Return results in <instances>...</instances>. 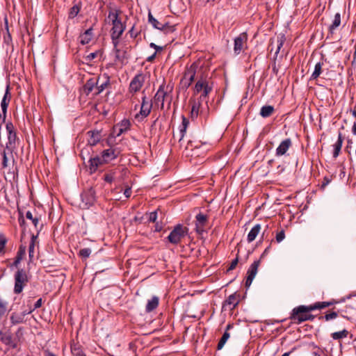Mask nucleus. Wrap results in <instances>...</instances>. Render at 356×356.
Masks as SVG:
<instances>
[{
	"label": "nucleus",
	"instance_id": "nucleus-54",
	"mask_svg": "<svg viewBox=\"0 0 356 356\" xmlns=\"http://www.w3.org/2000/svg\"><path fill=\"white\" fill-rule=\"evenodd\" d=\"M26 254V246L21 245L19 247L18 251L17 252L16 258H19L21 260L23 259L24 257Z\"/></svg>",
	"mask_w": 356,
	"mask_h": 356
},
{
	"label": "nucleus",
	"instance_id": "nucleus-17",
	"mask_svg": "<svg viewBox=\"0 0 356 356\" xmlns=\"http://www.w3.org/2000/svg\"><path fill=\"white\" fill-rule=\"evenodd\" d=\"M2 167L6 168L13 165L15 163V159L13 152L9 149H4L3 153Z\"/></svg>",
	"mask_w": 356,
	"mask_h": 356
},
{
	"label": "nucleus",
	"instance_id": "nucleus-42",
	"mask_svg": "<svg viewBox=\"0 0 356 356\" xmlns=\"http://www.w3.org/2000/svg\"><path fill=\"white\" fill-rule=\"evenodd\" d=\"M102 55V51L101 50H97L95 52L90 53L87 56L84 57V59L86 62H91L95 58L97 57H101Z\"/></svg>",
	"mask_w": 356,
	"mask_h": 356
},
{
	"label": "nucleus",
	"instance_id": "nucleus-6",
	"mask_svg": "<svg viewBox=\"0 0 356 356\" xmlns=\"http://www.w3.org/2000/svg\"><path fill=\"white\" fill-rule=\"evenodd\" d=\"M195 230L198 235H202L204 232H207L210 229L209 223V216L202 213H199L195 216Z\"/></svg>",
	"mask_w": 356,
	"mask_h": 356
},
{
	"label": "nucleus",
	"instance_id": "nucleus-16",
	"mask_svg": "<svg viewBox=\"0 0 356 356\" xmlns=\"http://www.w3.org/2000/svg\"><path fill=\"white\" fill-rule=\"evenodd\" d=\"M9 85L7 86L6 92L3 97V99L1 102V107L2 109V114L0 113V119L3 118L5 120L6 117L7 108L8 106V104L10 101V95L9 92Z\"/></svg>",
	"mask_w": 356,
	"mask_h": 356
},
{
	"label": "nucleus",
	"instance_id": "nucleus-27",
	"mask_svg": "<svg viewBox=\"0 0 356 356\" xmlns=\"http://www.w3.org/2000/svg\"><path fill=\"white\" fill-rule=\"evenodd\" d=\"M125 29H126L125 24H123L122 22H120V23H117V24L112 26V28L111 29V35L122 36Z\"/></svg>",
	"mask_w": 356,
	"mask_h": 356
},
{
	"label": "nucleus",
	"instance_id": "nucleus-20",
	"mask_svg": "<svg viewBox=\"0 0 356 356\" xmlns=\"http://www.w3.org/2000/svg\"><path fill=\"white\" fill-rule=\"evenodd\" d=\"M87 135L88 136V144L90 146L97 145L102 138L101 131L98 130L89 131Z\"/></svg>",
	"mask_w": 356,
	"mask_h": 356
},
{
	"label": "nucleus",
	"instance_id": "nucleus-32",
	"mask_svg": "<svg viewBox=\"0 0 356 356\" xmlns=\"http://www.w3.org/2000/svg\"><path fill=\"white\" fill-rule=\"evenodd\" d=\"M343 138L341 133H339L338 140L334 145L333 157L336 159L339 155L341 149Z\"/></svg>",
	"mask_w": 356,
	"mask_h": 356
},
{
	"label": "nucleus",
	"instance_id": "nucleus-47",
	"mask_svg": "<svg viewBox=\"0 0 356 356\" xmlns=\"http://www.w3.org/2000/svg\"><path fill=\"white\" fill-rule=\"evenodd\" d=\"M161 31H163L165 33H173L175 31V26L170 25L168 22L164 23L161 26Z\"/></svg>",
	"mask_w": 356,
	"mask_h": 356
},
{
	"label": "nucleus",
	"instance_id": "nucleus-19",
	"mask_svg": "<svg viewBox=\"0 0 356 356\" xmlns=\"http://www.w3.org/2000/svg\"><path fill=\"white\" fill-rule=\"evenodd\" d=\"M285 40H286V38H285L284 35H283L277 37V38L275 40V39L271 40L269 47H270V51H273V50L274 49V47H275V57L277 56L281 48L282 47V46L285 42Z\"/></svg>",
	"mask_w": 356,
	"mask_h": 356
},
{
	"label": "nucleus",
	"instance_id": "nucleus-37",
	"mask_svg": "<svg viewBox=\"0 0 356 356\" xmlns=\"http://www.w3.org/2000/svg\"><path fill=\"white\" fill-rule=\"evenodd\" d=\"M83 198L86 199L87 204H92L95 201V191L92 188L88 189L83 195Z\"/></svg>",
	"mask_w": 356,
	"mask_h": 356
},
{
	"label": "nucleus",
	"instance_id": "nucleus-10",
	"mask_svg": "<svg viewBox=\"0 0 356 356\" xmlns=\"http://www.w3.org/2000/svg\"><path fill=\"white\" fill-rule=\"evenodd\" d=\"M145 81V75L143 73L136 74L131 81L129 92L135 94L140 90Z\"/></svg>",
	"mask_w": 356,
	"mask_h": 356
},
{
	"label": "nucleus",
	"instance_id": "nucleus-60",
	"mask_svg": "<svg viewBox=\"0 0 356 356\" xmlns=\"http://www.w3.org/2000/svg\"><path fill=\"white\" fill-rule=\"evenodd\" d=\"M238 262V256H236V259H234L231 262V264H230L229 268H227V271L229 272L230 270H234L236 268V266H237Z\"/></svg>",
	"mask_w": 356,
	"mask_h": 356
},
{
	"label": "nucleus",
	"instance_id": "nucleus-63",
	"mask_svg": "<svg viewBox=\"0 0 356 356\" xmlns=\"http://www.w3.org/2000/svg\"><path fill=\"white\" fill-rule=\"evenodd\" d=\"M6 127V130H7L8 134L10 133V132L15 131V127H14L13 124L11 122L7 123Z\"/></svg>",
	"mask_w": 356,
	"mask_h": 356
},
{
	"label": "nucleus",
	"instance_id": "nucleus-36",
	"mask_svg": "<svg viewBox=\"0 0 356 356\" xmlns=\"http://www.w3.org/2000/svg\"><path fill=\"white\" fill-rule=\"evenodd\" d=\"M275 109L273 106L266 105L261 108L260 115L263 118H268L273 115Z\"/></svg>",
	"mask_w": 356,
	"mask_h": 356
},
{
	"label": "nucleus",
	"instance_id": "nucleus-56",
	"mask_svg": "<svg viewBox=\"0 0 356 356\" xmlns=\"http://www.w3.org/2000/svg\"><path fill=\"white\" fill-rule=\"evenodd\" d=\"M91 254V250L89 248H83L79 251V255L84 259H87Z\"/></svg>",
	"mask_w": 356,
	"mask_h": 356
},
{
	"label": "nucleus",
	"instance_id": "nucleus-2",
	"mask_svg": "<svg viewBox=\"0 0 356 356\" xmlns=\"http://www.w3.org/2000/svg\"><path fill=\"white\" fill-rule=\"evenodd\" d=\"M314 309L311 305L305 306L300 305L297 307H295L291 314L290 319L293 321V323L300 324L302 322L306 321L307 314L309 312L313 311Z\"/></svg>",
	"mask_w": 356,
	"mask_h": 356
},
{
	"label": "nucleus",
	"instance_id": "nucleus-23",
	"mask_svg": "<svg viewBox=\"0 0 356 356\" xmlns=\"http://www.w3.org/2000/svg\"><path fill=\"white\" fill-rule=\"evenodd\" d=\"M93 29L92 28H89L87 29L83 33L81 34L79 36L80 38V42L82 44H88L93 38Z\"/></svg>",
	"mask_w": 356,
	"mask_h": 356
},
{
	"label": "nucleus",
	"instance_id": "nucleus-24",
	"mask_svg": "<svg viewBox=\"0 0 356 356\" xmlns=\"http://www.w3.org/2000/svg\"><path fill=\"white\" fill-rule=\"evenodd\" d=\"M90 172L92 173L95 172L99 167V165L105 163V162L102 161V156H95L93 158H90Z\"/></svg>",
	"mask_w": 356,
	"mask_h": 356
},
{
	"label": "nucleus",
	"instance_id": "nucleus-59",
	"mask_svg": "<svg viewBox=\"0 0 356 356\" xmlns=\"http://www.w3.org/2000/svg\"><path fill=\"white\" fill-rule=\"evenodd\" d=\"M157 219V211H153L148 214V221L151 222H156Z\"/></svg>",
	"mask_w": 356,
	"mask_h": 356
},
{
	"label": "nucleus",
	"instance_id": "nucleus-52",
	"mask_svg": "<svg viewBox=\"0 0 356 356\" xmlns=\"http://www.w3.org/2000/svg\"><path fill=\"white\" fill-rule=\"evenodd\" d=\"M212 90L213 88H207L204 91H202L197 101H200L201 102L202 101L207 99Z\"/></svg>",
	"mask_w": 356,
	"mask_h": 356
},
{
	"label": "nucleus",
	"instance_id": "nucleus-62",
	"mask_svg": "<svg viewBox=\"0 0 356 356\" xmlns=\"http://www.w3.org/2000/svg\"><path fill=\"white\" fill-rule=\"evenodd\" d=\"M104 179L108 183H111L114 180V177L111 174H106Z\"/></svg>",
	"mask_w": 356,
	"mask_h": 356
},
{
	"label": "nucleus",
	"instance_id": "nucleus-5",
	"mask_svg": "<svg viewBox=\"0 0 356 356\" xmlns=\"http://www.w3.org/2000/svg\"><path fill=\"white\" fill-rule=\"evenodd\" d=\"M207 88H213V82L205 72L204 74H198V81H196L193 88V94L195 95L200 94Z\"/></svg>",
	"mask_w": 356,
	"mask_h": 356
},
{
	"label": "nucleus",
	"instance_id": "nucleus-43",
	"mask_svg": "<svg viewBox=\"0 0 356 356\" xmlns=\"http://www.w3.org/2000/svg\"><path fill=\"white\" fill-rule=\"evenodd\" d=\"M148 21L155 28L159 30H161V26L163 24L159 22L157 19H156L152 15L150 12H149L148 14Z\"/></svg>",
	"mask_w": 356,
	"mask_h": 356
},
{
	"label": "nucleus",
	"instance_id": "nucleus-38",
	"mask_svg": "<svg viewBox=\"0 0 356 356\" xmlns=\"http://www.w3.org/2000/svg\"><path fill=\"white\" fill-rule=\"evenodd\" d=\"M323 65V63L318 62L315 65L314 71L313 72L310 79L316 80L319 77L322 72V67Z\"/></svg>",
	"mask_w": 356,
	"mask_h": 356
},
{
	"label": "nucleus",
	"instance_id": "nucleus-15",
	"mask_svg": "<svg viewBox=\"0 0 356 356\" xmlns=\"http://www.w3.org/2000/svg\"><path fill=\"white\" fill-rule=\"evenodd\" d=\"M239 297L240 295L236 293L230 295L223 303L222 307L225 309L228 307L229 310H233L239 303Z\"/></svg>",
	"mask_w": 356,
	"mask_h": 356
},
{
	"label": "nucleus",
	"instance_id": "nucleus-55",
	"mask_svg": "<svg viewBox=\"0 0 356 356\" xmlns=\"http://www.w3.org/2000/svg\"><path fill=\"white\" fill-rule=\"evenodd\" d=\"M188 124H189L188 120L185 116H182V123H181L182 127L180 129L182 136H184V133L186 131Z\"/></svg>",
	"mask_w": 356,
	"mask_h": 356
},
{
	"label": "nucleus",
	"instance_id": "nucleus-45",
	"mask_svg": "<svg viewBox=\"0 0 356 356\" xmlns=\"http://www.w3.org/2000/svg\"><path fill=\"white\" fill-rule=\"evenodd\" d=\"M348 334V332L346 330H343L342 331L333 332L331 336L333 339L337 340L347 337Z\"/></svg>",
	"mask_w": 356,
	"mask_h": 356
},
{
	"label": "nucleus",
	"instance_id": "nucleus-21",
	"mask_svg": "<svg viewBox=\"0 0 356 356\" xmlns=\"http://www.w3.org/2000/svg\"><path fill=\"white\" fill-rule=\"evenodd\" d=\"M340 25H341V15H340V13H337L335 14L332 24L329 26V28H328L329 35L332 36L335 33L336 30L339 27Z\"/></svg>",
	"mask_w": 356,
	"mask_h": 356
},
{
	"label": "nucleus",
	"instance_id": "nucleus-30",
	"mask_svg": "<svg viewBox=\"0 0 356 356\" xmlns=\"http://www.w3.org/2000/svg\"><path fill=\"white\" fill-rule=\"evenodd\" d=\"M232 327H233V325H232V324H228L227 325L226 330L224 332V334H222L221 339H220V341L218 343L217 350H221L223 348L224 345L225 344V343L227 342V341L228 340V339L230 337L229 333L228 332V330Z\"/></svg>",
	"mask_w": 356,
	"mask_h": 356
},
{
	"label": "nucleus",
	"instance_id": "nucleus-4",
	"mask_svg": "<svg viewBox=\"0 0 356 356\" xmlns=\"http://www.w3.org/2000/svg\"><path fill=\"white\" fill-rule=\"evenodd\" d=\"M188 232V228L183 226L181 224L177 225L168 236L170 243L177 245L181 242V239L184 238Z\"/></svg>",
	"mask_w": 356,
	"mask_h": 356
},
{
	"label": "nucleus",
	"instance_id": "nucleus-51",
	"mask_svg": "<svg viewBox=\"0 0 356 356\" xmlns=\"http://www.w3.org/2000/svg\"><path fill=\"white\" fill-rule=\"evenodd\" d=\"M0 340L6 345H10L12 343V336L10 334L3 333L0 337Z\"/></svg>",
	"mask_w": 356,
	"mask_h": 356
},
{
	"label": "nucleus",
	"instance_id": "nucleus-22",
	"mask_svg": "<svg viewBox=\"0 0 356 356\" xmlns=\"http://www.w3.org/2000/svg\"><path fill=\"white\" fill-rule=\"evenodd\" d=\"M39 234V231L37 232V234H33L31 236V242L29 246V261L32 262L33 260V258L35 257V243L37 242L38 236Z\"/></svg>",
	"mask_w": 356,
	"mask_h": 356
},
{
	"label": "nucleus",
	"instance_id": "nucleus-11",
	"mask_svg": "<svg viewBox=\"0 0 356 356\" xmlns=\"http://www.w3.org/2000/svg\"><path fill=\"white\" fill-rule=\"evenodd\" d=\"M247 41L248 34L246 32L239 34V35L234 39V51L236 55H238L242 50L244 49L246 47Z\"/></svg>",
	"mask_w": 356,
	"mask_h": 356
},
{
	"label": "nucleus",
	"instance_id": "nucleus-50",
	"mask_svg": "<svg viewBox=\"0 0 356 356\" xmlns=\"http://www.w3.org/2000/svg\"><path fill=\"white\" fill-rule=\"evenodd\" d=\"M5 29L6 32V35H4V42L7 44H9L12 41L11 35L9 31L8 23L7 18H5Z\"/></svg>",
	"mask_w": 356,
	"mask_h": 356
},
{
	"label": "nucleus",
	"instance_id": "nucleus-53",
	"mask_svg": "<svg viewBox=\"0 0 356 356\" xmlns=\"http://www.w3.org/2000/svg\"><path fill=\"white\" fill-rule=\"evenodd\" d=\"M121 36L119 35H111L112 43L113 44V50L115 51L116 49L121 48L122 46L120 45V38Z\"/></svg>",
	"mask_w": 356,
	"mask_h": 356
},
{
	"label": "nucleus",
	"instance_id": "nucleus-46",
	"mask_svg": "<svg viewBox=\"0 0 356 356\" xmlns=\"http://www.w3.org/2000/svg\"><path fill=\"white\" fill-rule=\"evenodd\" d=\"M191 86V83L189 82L188 78L184 73L183 77L181 78L180 82H179V88L182 90H187Z\"/></svg>",
	"mask_w": 356,
	"mask_h": 356
},
{
	"label": "nucleus",
	"instance_id": "nucleus-18",
	"mask_svg": "<svg viewBox=\"0 0 356 356\" xmlns=\"http://www.w3.org/2000/svg\"><path fill=\"white\" fill-rule=\"evenodd\" d=\"M292 146V141L290 138H286L281 142L276 149V156H281L284 155L289 149Z\"/></svg>",
	"mask_w": 356,
	"mask_h": 356
},
{
	"label": "nucleus",
	"instance_id": "nucleus-58",
	"mask_svg": "<svg viewBox=\"0 0 356 356\" xmlns=\"http://www.w3.org/2000/svg\"><path fill=\"white\" fill-rule=\"evenodd\" d=\"M284 238L285 232L284 229H281L279 232L277 233L275 239L277 243H280L284 239Z\"/></svg>",
	"mask_w": 356,
	"mask_h": 356
},
{
	"label": "nucleus",
	"instance_id": "nucleus-49",
	"mask_svg": "<svg viewBox=\"0 0 356 356\" xmlns=\"http://www.w3.org/2000/svg\"><path fill=\"white\" fill-rule=\"evenodd\" d=\"M80 11V6L78 4L73 6L69 12V18H74Z\"/></svg>",
	"mask_w": 356,
	"mask_h": 356
},
{
	"label": "nucleus",
	"instance_id": "nucleus-44",
	"mask_svg": "<svg viewBox=\"0 0 356 356\" xmlns=\"http://www.w3.org/2000/svg\"><path fill=\"white\" fill-rule=\"evenodd\" d=\"M338 316V312L334 311L329 312L328 313L325 314V316H319V320H325L326 321L332 320L336 318Z\"/></svg>",
	"mask_w": 356,
	"mask_h": 356
},
{
	"label": "nucleus",
	"instance_id": "nucleus-61",
	"mask_svg": "<svg viewBox=\"0 0 356 356\" xmlns=\"http://www.w3.org/2000/svg\"><path fill=\"white\" fill-rule=\"evenodd\" d=\"M331 181V179L327 177H325L324 179H323V181L321 184V188L322 189H324L325 188V186Z\"/></svg>",
	"mask_w": 356,
	"mask_h": 356
},
{
	"label": "nucleus",
	"instance_id": "nucleus-26",
	"mask_svg": "<svg viewBox=\"0 0 356 356\" xmlns=\"http://www.w3.org/2000/svg\"><path fill=\"white\" fill-rule=\"evenodd\" d=\"M106 80L102 83H100V79L98 78V83L96 86V91L95 92V95H99L102 92H103L106 88H107L108 86H110V78L109 76L105 77Z\"/></svg>",
	"mask_w": 356,
	"mask_h": 356
},
{
	"label": "nucleus",
	"instance_id": "nucleus-48",
	"mask_svg": "<svg viewBox=\"0 0 356 356\" xmlns=\"http://www.w3.org/2000/svg\"><path fill=\"white\" fill-rule=\"evenodd\" d=\"M130 121L127 119H124L120 123L116 124V127H120L126 131L130 129Z\"/></svg>",
	"mask_w": 356,
	"mask_h": 356
},
{
	"label": "nucleus",
	"instance_id": "nucleus-29",
	"mask_svg": "<svg viewBox=\"0 0 356 356\" xmlns=\"http://www.w3.org/2000/svg\"><path fill=\"white\" fill-rule=\"evenodd\" d=\"M98 83L97 79L91 78L88 79L83 86L84 92L88 95L95 88L96 89V86Z\"/></svg>",
	"mask_w": 356,
	"mask_h": 356
},
{
	"label": "nucleus",
	"instance_id": "nucleus-1",
	"mask_svg": "<svg viewBox=\"0 0 356 356\" xmlns=\"http://www.w3.org/2000/svg\"><path fill=\"white\" fill-rule=\"evenodd\" d=\"M173 90V85L168 83L165 84V81L159 86V90L156 92L154 100V102H161V108L163 109L164 107V102L168 101V104H171L172 100V92Z\"/></svg>",
	"mask_w": 356,
	"mask_h": 356
},
{
	"label": "nucleus",
	"instance_id": "nucleus-3",
	"mask_svg": "<svg viewBox=\"0 0 356 356\" xmlns=\"http://www.w3.org/2000/svg\"><path fill=\"white\" fill-rule=\"evenodd\" d=\"M14 293L15 294H19L22 292L24 287L29 282L26 272L22 268L18 269L14 275Z\"/></svg>",
	"mask_w": 356,
	"mask_h": 356
},
{
	"label": "nucleus",
	"instance_id": "nucleus-9",
	"mask_svg": "<svg viewBox=\"0 0 356 356\" xmlns=\"http://www.w3.org/2000/svg\"><path fill=\"white\" fill-rule=\"evenodd\" d=\"M131 49V46L125 44L122 45L121 48L116 49L114 51L115 54V61L119 62L122 65H126L129 58Z\"/></svg>",
	"mask_w": 356,
	"mask_h": 356
},
{
	"label": "nucleus",
	"instance_id": "nucleus-13",
	"mask_svg": "<svg viewBox=\"0 0 356 356\" xmlns=\"http://www.w3.org/2000/svg\"><path fill=\"white\" fill-rule=\"evenodd\" d=\"M122 13L120 10L116 8H111L106 19H105L106 22L111 24L112 26L117 24V23H120L122 22L120 15Z\"/></svg>",
	"mask_w": 356,
	"mask_h": 356
},
{
	"label": "nucleus",
	"instance_id": "nucleus-7",
	"mask_svg": "<svg viewBox=\"0 0 356 356\" xmlns=\"http://www.w3.org/2000/svg\"><path fill=\"white\" fill-rule=\"evenodd\" d=\"M204 69L199 66V63L194 62L186 68L184 73L191 85L195 80L198 81V74H204Z\"/></svg>",
	"mask_w": 356,
	"mask_h": 356
},
{
	"label": "nucleus",
	"instance_id": "nucleus-57",
	"mask_svg": "<svg viewBox=\"0 0 356 356\" xmlns=\"http://www.w3.org/2000/svg\"><path fill=\"white\" fill-rule=\"evenodd\" d=\"M7 310V302L0 300V319L6 314Z\"/></svg>",
	"mask_w": 356,
	"mask_h": 356
},
{
	"label": "nucleus",
	"instance_id": "nucleus-64",
	"mask_svg": "<svg viewBox=\"0 0 356 356\" xmlns=\"http://www.w3.org/2000/svg\"><path fill=\"white\" fill-rule=\"evenodd\" d=\"M42 302H43L42 299L39 298L37 300V302L35 303L34 307L32 309H33V311H34L35 309L40 308L42 306Z\"/></svg>",
	"mask_w": 356,
	"mask_h": 356
},
{
	"label": "nucleus",
	"instance_id": "nucleus-8",
	"mask_svg": "<svg viewBox=\"0 0 356 356\" xmlns=\"http://www.w3.org/2000/svg\"><path fill=\"white\" fill-rule=\"evenodd\" d=\"M152 108V101H148L146 96L142 97V102L139 113L135 115V119L138 122H142L151 113Z\"/></svg>",
	"mask_w": 356,
	"mask_h": 356
},
{
	"label": "nucleus",
	"instance_id": "nucleus-25",
	"mask_svg": "<svg viewBox=\"0 0 356 356\" xmlns=\"http://www.w3.org/2000/svg\"><path fill=\"white\" fill-rule=\"evenodd\" d=\"M102 161L108 163L117 157L115 150L113 149H105L102 153Z\"/></svg>",
	"mask_w": 356,
	"mask_h": 356
},
{
	"label": "nucleus",
	"instance_id": "nucleus-31",
	"mask_svg": "<svg viewBox=\"0 0 356 356\" xmlns=\"http://www.w3.org/2000/svg\"><path fill=\"white\" fill-rule=\"evenodd\" d=\"M261 225L259 224H257L255 225L252 229L250 231V232L248 233V238H247V240H248V243H251L253 241H254V239L256 238V237L258 236V234H259L260 231H261Z\"/></svg>",
	"mask_w": 356,
	"mask_h": 356
},
{
	"label": "nucleus",
	"instance_id": "nucleus-14",
	"mask_svg": "<svg viewBox=\"0 0 356 356\" xmlns=\"http://www.w3.org/2000/svg\"><path fill=\"white\" fill-rule=\"evenodd\" d=\"M33 312V309H29V311H23L22 312H13L12 313L10 320L13 325H17L22 323L25 321L24 318L26 315Z\"/></svg>",
	"mask_w": 356,
	"mask_h": 356
},
{
	"label": "nucleus",
	"instance_id": "nucleus-28",
	"mask_svg": "<svg viewBox=\"0 0 356 356\" xmlns=\"http://www.w3.org/2000/svg\"><path fill=\"white\" fill-rule=\"evenodd\" d=\"M190 104H191V117L192 119H195L199 115L200 108L201 106V102L200 101L191 99Z\"/></svg>",
	"mask_w": 356,
	"mask_h": 356
},
{
	"label": "nucleus",
	"instance_id": "nucleus-35",
	"mask_svg": "<svg viewBox=\"0 0 356 356\" xmlns=\"http://www.w3.org/2000/svg\"><path fill=\"white\" fill-rule=\"evenodd\" d=\"M26 218L32 221L33 224L34 225L35 227L38 229V231L40 232L42 229L43 225H40V218L33 217L32 213L29 211L26 212Z\"/></svg>",
	"mask_w": 356,
	"mask_h": 356
},
{
	"label": "nucleus",
	"instance_id": "nucleus-39",
	"mask_svg": "<svg viewBox=\"0 0 356 356\" xmlns=\"http://www.w3.org/2000/svg\"><path fill=\"white\" fill-rule=\"evenodd\" d=\"M8 243V239L6 236L0 233V256H3L6 252V245Z\"/></svg>",
	"mask_w": 356,
	"mask_h": 356
},
{
	"label": "nucleus",
	"instance_id": "nucleus-34",
	"mask_svg": "<svg viewBox=\"0 0 356 356\" xmlns=\"http://www.w3.org/2000/svg\"><path fill=\"white\" fill-rule=\"evenodd\" d=\"M159 299L156 296H153L150 300H148L146 305V312H151L154 310L159 305Z\"/></svg>",
	"mask_w": 356,
	"mask_h": 356
},
{
	"label": "nucleus",
	"instance_id": "nucleus-40",
	"mask_svg": "<svg viewBox=\"0 0 356 356\" xmlns=\"http://www.w3.org/2000/svg\"><path fill=\"white\" fill-rule=\"evenodd\" d=\"M8 142L6 144V147L9 148L10 147L11 148L15 147V142L17 140V134L15 131L10 132L8 134Z\"/></svg>",
	"mask_w": 356,
	"mask_h": 356
},
{
	"label": "nucleus",
	"instance_id": "nucleus-33",
	"mask_svg": "<svg viewBox=\"0 0 356 356\" xmlns=\"http://www.w3.org/2000/svg\"><path fill=\"white\" fill-rule=\"evenodd\" d=\"M338 302L335 300H332L330 301H326V302H317L314 303V305H312L314 310L315 309H324L325 307L334 305L337 304Z\"/></svg>",
	"mask_w": 356,
	"mask_h": 356
},
{
	"label": "nucleus",
	"instance_id": "nucleus-12",
	"mask_svg": "<svg viewBox=\"0 0 356 356\" xmlns=\"http://www.w3.org/2000/svg\"><path fill=\"white\" fill-rule=\"evenodd\" d=\"M260 264V259L254 261L248 268L247 272V277L245 283V287L248 288L251 285L254 278L255 277L257 273L258 268Z\"/></svg>",
	"mask_w": 356,
	"mask_h": 356
},
{
	"label": "nucleus",
	"instance_id": "nucleus-41",
	"mask_svg": "<svg viewBox=\"0 0 356 356\" xmlns=\"http://www.w3.org/2000/svg\"><path fill=\"white\" fill-rule=\"evenodd\" d=\"M71 351L74 356H86L79 344H74L71 346Z\"/></svg>",
	"mask_w": 356,
	"mask_h": 356
}]
</instances>
